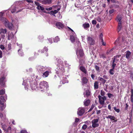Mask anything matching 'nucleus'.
I'll return each instance as SVG.
<instances>
[{"instance_id": "nucleus-16", "label": "nucleus", "mask_w": 133, "mask_h": 133, "mask_svg": "<svg viewBox=\"0 0 133 133\" xmlns=\"http://www.w3.org/2000/svg\"><path fill=\"white\" fill-rule=\"evenodd\" d=\"M90 102V101L89 99H87L84 102V104L85 106H88Z\"/></svg>"}, {"instance_id": "nucleus-2", "label": "nucleus", "mask_w": 133, "mask_h": 133, "mask_svg": "<svg viewBox=\"0 0 133 133\" xmlns=\"http://www.w3.org/2000/svg\"><path fill=\"white\" fill-rule=\"evenodd\" d=\"M39 88L40 89H43V90H41V91H43L45 89H46L48 87V85L47 82L43 81L41 82L39 84Z\"/></svg>"}, {"instance_id": "nucleus-19", "label": "nucleus", "mask_w": 133, "mask_h": 133, "mask_svg": "<svg viewBox=\"0 0 133 133\" xmlns=\"http://www.w3.org/2000/svg\"><path fill=\"white\" fill-rule=\"evenodd\" d=\"M94 88L97 89L98 88V83L97 82H95L94 83Z\"/></svg>"}, {"instance_id": "nucleus-20", "label": "nucleus", "mask_w": 133, "mask_h": 133, "mask_svg": "<svg viewBox=\"0 0 133 133\" xmlns=\"http://www.w3.org/2000/svg\"><path fill=\"white\" fill-rule=\"evenodd\" d=\"M48 50V49L46 47H44L41 51V53H43L45 51L47 52Z\"/></svg>"}, {"instance_id": "nucleus-38", "label": "nucleus", "mask_w": 133, "mask_h": 133, "mask_svg": "<svg viewBox=\"0 0 133 133\" xmlns=\"http://www.w3.org/2000/svg\"><path fill=\"white\" fill-rule=\"evenodd\" d=\"M26 1L30 3H33V1H31V0H26Z\"/></svg>"}, {"instance_id": "nucleus-33", "label": "nucleus", "mask_w": 133, "mask_h": 133, "mask_svg": "<svg viewBox=\"0 0 133 133\" xmlns=\"http://www.w3.org/2000/svg\"><path fill=\"white\" fill-rule=\"evenodd\" d=\"M35 3L37 6L40 5V4L39 3L35 1Z\"/></svg>"}, {"instance_id": "nucleus-43", "label": "nucleus", "mask_w": 133, "mask_h": 133, "mask_svg": "<svg viewBox=\"0 0 133 133\" xmlns=\"http://www.w3.org/2000/svg\"><path fill=\"white\" fill-rule=\"evenodd\" d=\"M99 24H97L96 25V27L97 28H99Z\"/></svg>"}, {"instance_id": "nucleus-18", "label": "nucleus", "mask_w": 133, "mask_h": 133, "mask_svg": "<svg viewBox=\"0 0 133 133\" xmlns=\"http://www.w3.org/2000/svg\"><path fill=\"white\" fill-rule=\"evenodd\" d=\"M70 39L71 41L73 43L75 41V38L74 36L72 35H70Z\"/></svg>"}, {"instance_id": "nucleus-23", "label": "nucleus", "mask_w": 133, "mask_h": 133, "mask_svg": "<svg viewBox=\"0 0 133 133\" xmlns=\"http://www.w3.org/2000/svg\"><path fill=\"white\" fill-rule=\"evenodd\" d=\"M85 93L87 97L89 96L90 95V92L88 90H87L85 91Z\"/></svg>"}, {"instance_id": "nucleus-12", "label": "nucleus", "mask_w": 133, "mask_h": 133, "mask_svg": "<svg viewBox=\"0 0 133 133\" xmlns=\"http://www.w3.org/2000/svg\"><path fill=\"white\" fill-rule=\"evenodd\" d=\"M83 83L86 84L87 83L88 81V79L86 77H84L82 79Z\"/></svg>"}, {"instance_id": "nucleus-48", "label": "nucleus", "mask_w": 133, "mask_h": 133, "mask_svg": "<svg viewBox=\"0 0 133 133\" xmlns=\"http://www.w3.org/2000/svg\"><path fill=\"white\" fill-rule=\"evenodd\" d=\"M92 1V0H90L88 1V2L89 3H91Z\"/></svg>"}, {"instance_id": "nucleus-28", "label": "nucleus", "mask_w": 133, "mask_h": 133, "mask_svg": "<svg viewBox=\"0 0 133 133\" xmlns=\"http://www.w3.org/2000/svg\"><path fill=\"white\" fill-rule=\"evenodd\" d=\"M96 20H93L92 21V23L93 25H96Z\"/></svg>"}, {"instance_id": "nucleus-21", "label": "nucleus", "mask_w": 133, "mask_h": 133, "mask_svg": "<svg viewBox=\"0 0 133 133\" xmlns=\"http://www.w3.org/2000/svg\"><path fill=\"white\" fill-rule=\"evenodd\" d=\"M66 79V77H63V80H62V81H61L60 82L61 83V84L62 83V84H64L65 83H66L67 82V81H66V80H65V81H64V79Z\"/></svg>"}, {"instance_id": "nucleus-49", "label": "nucleus", "mask_w": 133, "mask_h": 133, "mask_svg": "<svg viewBox=\"0 0 133 133\" xmlns=\"http://www.w3.org/2000/svg\"><path fill=\"white\" fill-rule=\"evenodd\" d=\"M3 13H2V12H1L0 13V16H1V17L3 16Z\"/></svg>"}, {"instance_id": "nucleus-59", "label": "nucleus", "mask_w": 133, "mask_h": 133, "mask_svg": "<svg viewBox=\"0 0 133 133\" xmlns=\"http://www.w3.org/2000/svg\"><path fill=\"white\" fill-rule=\"evenodd\" d=\"M46 56H48V54H47L46 53Z\"/></svg>"}, {"instance_id": "nucleus-15", "label": "nucleus", "mask_w": 133, "mask_h": 133, "mask_svg": "<svg viewBox=\"0 0 133 133\" xmlns=\"http://www.w3.org/2000/svg\"><path fill=\"white\" fill-rule=\"evenodd\" d=\"M6 32L7 30L6 29H3L2 28L0 30V34H4L6 33Z\"/></svg>"}, {"instance_id": "nucleus-51", "label": "nucleus", "mask_w": 133, "mask_h": 133, "mask_svg": "<svg viewBox=\"0 0 133 133\" xmlns=\"http://www.w3.org/2000/svg\"><path fill=\"white\" fill-rule=\"evenodd\" d=\"M11 127H9L8 128V130H11Z\"/></svg>"}, {"instance_id": "nucleus-9", "label": "nucleus", "mask_w": 133, "mask_h": 133, "mask_svg": "<svg viewBox=\"0 0 133 133\" xmlns=\"http://www.w3.org/2000/svg\"><path fill=\"white\" fill-rule=\"evenodd\" d=\"M56 25L59 29H62L64 27L63 24L60 22L57 23Z\"/></svg>"}, {"instance_id": "nucleus-56", "label": "nucleus", "mask_w": 133, "mask_h": 133, "mask_svg": "<svg viewBox=\"0 0 133 133\" xmlns=\"http://www.w3.org/2000/svg\"><path fill=\"white\" fill-rule=\"evenodd\" d=\"M97 21H98V22H100V19H97Z\"/></svg>"}, {"instance_id": "nucleus-45", "label": "nucleus", "mask_w": 133, "mask_h": 133, "mask_svg": "<svg viewBox=\"0 0 133 133\" xmlns=\"http://www.w3.org/2000/svg\"><path fill=\"white\" fill-rule=\"evenodd\" d=\"M40 5L37 6L36 8L38 10H39V8H40Z\"/></svg>"}, {"instance_id": "nucleus-55", "label": "nucleus", "mask_w": 133, "mask_h": 133, "mask_svg": "<svg viewBox=\"0 0 133 133\" xmlns=\"http://www.w3.org/2000/svg\"><path fill=\"white\" fill-rule=\"evenodd\" d=\"M21 10H19V11H17V12H17V13H18V12H19L21 11Z\"/></svg>"}, {"instance_id": "nucleus-61", "label": "nucleus", "mask_w": 133, "mask_h": 133, "mask_svg": "<svg viewBox=\"0 0 133 133\" xmlns=\"http://www.w3.org/2000/svg\"><path fill=\"white\" fill-rule=\"evenodd\" d=\"M87 121H86V122H85V123H87Z\"/></svg>"}, {"instance_id": "nucleus-25", "label": "nucleus", "mask_w": 133, "mask_h": 133, "mask_svg": "<svg viewBox=\"0 0 133 133\" xmlns=\"http://www.w3.org/2000/svg\"><path fill=\"white\" fill-rule=\"evenodd\" d=\"M87 126L86 124L84 125L82 127V129L83 130H85L87 128Z\"/></svg>"}, {"instance_id": "nucleus-7", "label": "nucleus", "mask_w": 133, "mask_h": 133, "mask_svg": "<svg viewBox=\"0 0 133 133\" xmlns=\"http://www.w3.org/2000/svg\"><path fill=\"white\" fill-rule=\"evenodd\" d=\"M84 110L83 109L79 108L77 112V114L79 116H82L84 113Z\"/></svg>"}, {"instance_id": "nucleus-46", "label": "nucleus", "mask_w": 133, "mask_h": 133, "mask_svg": "<svg viewBox=\"0 0 133 133\" xmlns=\"http://www.w3.org/2000/svg\"><path fill=\"white\" fill-rule=\"evenodd\" d=\"M68 28L71 31H72L73 32H74V31L72 29H71L70 28V27H68Z\"/></svg>"}, {"instance_id": "nucleus-32", "label": "nucleus", "mask_w": 133, "mask_h": 133, "mask_svg": "<svg viewBox=\"0 0 133 133\" xmlns=\"http://www.w3.org/2000/svg\"><path fill=\"white\" fill-rule=\"evenodd\" d=\"M79 118H76L75 119V122L76 123H77L79 121Z\"/></svg>"}, {"instance_id": "nucleus-42", "label": "nucleus", "mask_w": 133, "mask_h": 133, "mask_svg": "<svg viewBox=\"0 0 133 133\" xmlns=\"http://www.w3.org/2000/svg\"><path fill=\"white\" fill-rule=\"evenodd\" d=\"M3 114L2 113L0 112V117L1 118H2L3 117Z\"/></svg>"}, {"instance_id": "nucleus-58", "label": "nucleus", "mask_w": 133, "mask_h": 133, "mask_svg": "<svg viewBox=\"0 0 133 133\" xmlns=\"http://www.w3.org/2000/svg\"><path fill=\"white\" fill-rule=\"evenodd\" d=\"M14 121H13L12 122V123L14 124H15L14 123Z\"/></svg>"}, {"instance_id": "nucleus-57", "label": "nucleus", "mask_w": 133, "mask_h": 133, "mask_svg": "<svg viewBox=\"0 0 133 133\" xmlns=\"http://www.w3.org/2000/svg\"><path fill=\"white\" fill-rule=\"evenodd\" d=\"M81 133H85V132H84L83 131H82L81 132Z\"/></svg>"}, {"instance_id": "nucleus-29", "label": "nucleus", "mask_w": 133, "mask_h": 133, "mask_svg": "<svg viewBox=\"0 0 133 133\" xmlns=\"http://www.w3.org/2000/svg\"><path fill=\"white\" fill-rule=\"evenodd\" d=\"M16 9L15 8H14L11 10V12L12 13H13L16 11Z\"/></svg>"}, {"instance_id": "nucleus-35", "label": "nucleus", "mask_w": 133, "mask_h": 133, "mask_svg": "<svg viewBox=\"0 0 133 133\" xmlns=\"http://www.w3.org/2000/svg\"><path fill=\"white\" fill-rule=\"evenodd\" d=\"M52 7H50L49 8H46L45 9L47 11H49L52 10Z\"/></svg>"}, {"instance_id": "nucleus-24", "label": "nucleus", "mask_w": 133, "mask_h": 133, "mask_svg": "<svg viewBox=\"0 0 133 133\" xmlns=\"http://www.w3.org/2000/svg\"><path fill=\"white\" fill-rule=\"evenodd\" d=\"M14 37V35L13 34H10V35L8 34V39H10V38H12Z\"/></svg>"}, {"instance_id": "nucleus-34", "label": "nucleus", "mask_w": 133, "mask_h": 133, "mask_svg": "<svg viewBox=\"0 0 133 133\" xmlns=\"http://www.w3.org/2000/svg\"><path fill=\"white\" fill-rule=\"evenodd\" d=\"M96 34L98 35L99 37H100V32L99 31H98V32H97V31H96Z\"/></svg>"}, {"instance_id": "nucleus-5", "label": "nucleus", "mask_w": 133, "mask_h": 133, "mask_svg": "<svg viewBox=\"0 0 133 133\" xmlns=\"http://www.w3.org/2000/svg\"><path fill=\"white\" fill-rule=\"evenodd\" d=\"M98 121V120L97 119H94L92 121V127L93 128H95L99 126V124L97 123Z\"/></svg>"}, {"instance_id": "nucleus-36", "label": "nucleus", "mask_w": 133, "mask_h": 133, "mask_svg": "<svg viewBox=\"0 0 133 133\" xmlns=\"http://www.w3.org/2000/svg\"><path fill=\"white\" fill-rule=\"evenodd\" d=\"M95 68L96 69L97 71L99 69V67L97 65H95Z\"/></svg>"}, {"instance_id": "nucleus-10", "label": "nucleus", "mask_w": 133, "mask_h": 133, "mask_svg": "<svg viewBox=\"0 0 133 133\" xmlns=\"http://www.w3.org/2000/svg\"><path fill=\"white\" fill-rule=\"evenodd\" d=\"M76 54L78 56V54L79 53L80 56L81 57H82L84 55V53L83 52V50H82L80 49L78 51L77 50L76 51Z\"/></svg>"}, {"instance_id": "nucleus-64", "label": "nucleus", "mask_w": 133, "mask_h": 133, "mask_svg": "<svg viewBox=\"0 0 133 133\" xmlns=\"http://www.w3.org/2000/svg\"><path fill=\"white\" fill-rule=\"evenodd\" d=\"M6 99H7V98L6 97Z\"/></svg>"}, {"instance_id": "nucleus-63", "label": "nucleus", "mask_w": 133, "mask_h": 133, "mask_svg": "<svg viewBox=\"0 0 133 133\" xmlns=\"http://www.w3.org/2000/svg\"><path fill=\"white\" fill-rule=\"evenodd\" d=\"M17 45H18V43H17Z\"/></svg>"}, {"instance_id": "nucleus-6", "label": "nucleus", "mask_w": 133, "mask_h": 133, "mask_svg": "<svg viewBox=\"0 0 133 133\" xmlns=\"http://www.w3.org/2000/svg\"><path fill=\"white\" fill-rule=\"evenodd\" d=\"M60 10V8H58L57 10H55L54 11H51L50 12H48L47 13L50 14L51 15H53L55 17H56V15H55V14L57 13L58 11Z\"/></svg>"}, {"instance_id": "nucleus-11", "label": "nucleus", "mask_w": 133, "mask_h": 133, "mask_svg": "<svg viewBox=\"0 0 133 133\" xmlns=\"http://www.w3.org/2000/svg\"><path fill=\"white\" fill-rule=\"evenodd\" d=\"M79 69L81 71L83 72L84 74H87V71L85 68L83 66H81Z\"/></svg>"}, {"instance_id": "nucleus-37", "label": "nucleus", "mask_w": 133, "mask_h": 133, "mask_svg": "<svg viewBox=\"0 0 133 133\" xmlns=\"http://www.w3.org/2000/svg\"><path fill=\"white\" fill-rule=\"evenodd\" d=\"M44 9L43 7H42V6L40 5L39 10H41L43 11L44 10Z\"/></svg>"}, {"instance_id": "nucleus-4", "label": "nucleus", "mask_w": 133, "mask_h": 133, "mask_svg": "<svg viewBox=\"0 0 133 133\" xmlns=\"http://www.w3.org/2000/svg\"><path fill=\"white\" fill-rule=\"evenodd\" d=\"M87 42L90 45H93L95 43V41L92 37H88L87 38Z\"/></svg>"}, {"instance_id": "nucleus-44", "label": "nucleus", "mask_w": 133, "mask_h": 133, "mask_svg": "<svg viewBox=\"0 0 133 133\" xmlns=\"http://www.w3.org/2000/svg\"><path fill=\"white\" fill-rule=\"evenodd\" d=\"M1 37L3 38H4V37H5V36L3 35H1Z\"/></svg>"}, {"instance_id": "nucleus-39", "label": "nucleus", "mask_w": 133, "mask_h": 133, "mask_svg": "<svg viewBox=\"0 0 133 133\" xmlns=\"http://www.w3.org/2000/svg\"><path fill=\"white\" fill-rule=\"evenodd\" d=\"M38 38H39V39H43V36H39L38 37Z\"/></svg>"}, {"instance_id": "nucleus-27", "label": "nucleus", "mask_w": 133, "mask_h": 133, "mask_svg": "<svg viewBox=\"0 0 133 133\" xmlns=\"http://www.w3.org/2000/svg\"><path fill=\"white\" fill-rule=\"evenodd\" d=\"M35 85L33 84H31V87L32 90H34L36 89L35 88Z\"/></svg>"}, {"instance_id": "nucleus-14", "label": "nucleus", "mask_w": 133, "mask_h": 133, "mask_svg": "<svg viewBox=\"0 0 133 133\" xmlns=\"http://www.w3.org/2000/svg\"><path fill=\"white\" fill-rule=\"evenodd\" d=\"M83 26L84 29L89 28L90 27V25L88 23H85L83 24Z\"/></svg>"}, {"instance_id": "nucleus-13", "label": "nucleus", "mask_w": 133, "mask_h": 133, "mask_svg": "<svg viewBox=\"0 0 133 133\" xmlns=\"http://www.w3.org/2000/svg\"><path fill=\"white\" fill-rule=\"evenodd\" d=\"M6 22L7 24L8 27V28L10 29H12V27H13V24L11 23L6 22Z\"/></svg>"}, {"instance_id": "nucleus-30", "label": "nucleus", "mask_w": 133, "mask_h": 133, "mask_svg": "<svg viewBox=\"0 0 133 133\" xmlns=\"http://www.w3.org/2000/svg\"><path fill=\"white\" fill-rule=\"evenodd\" d=\"M21 133H28L26 130H22L21 131Z\"/></svg>"}, {"instance_id": "nucleus-8", "label": "nucleus", "mask_w": 133, "mask_h": 133, "mask_svg": "<svg viewBox=\"0 0 133 133\" xmlns=\"http://www.w3.org/2000/svg\"><path fill=\"white\" fill-rule=\"evenodd\" d=\"M52 0H43L41 3L44 4H50L52 2Z\"/></svg>"}, {"instance_id": "nucleus-31", "label": "nucleus", "mask_w": 133, "mask_h": 133, "mask_svg": "<svg viewBox=\"0 0 133 133\" xmlns=\"http://www.w3.org/2000/svg\"><path fill=\"white\" fill-rule=\"evenodd\" d=\"M0 48L2 50H4L5 49V47L3 45H1L0 46Z\"/></svg>"}, {"instance_id": "nucleus-1", "label": "nucleus", "mask_w": 133, "mask_h": 133, "mask_svg": "<svg viewBox=\"0 0 133 133\" xmlns=\"http://www.w3.org/2000/svg\"><path fill=\"white\" fill-rule=\"evenodd\" d=\"M5 91L3 89H2L0 90V95H2L4 94ZM6 101V98H4V97L2 96H0V104L2 105L1 106V108L2 110H3L4 107V103Z\"/></svg>"}, {"instance_id": "nucleus-17", "label": "nucleus", "mask_w": 133, "mask_h": 133, "mask_svg": "<svg viewBox=\"0 0 133 133\" xmlns=\"http://www.w3.org/2000/svg\"><path fill=\"white\" fill-rule=\"evenodd\" d=\"M49 72L47 71H46L44 72L43 74V75L44 77H47L49 74Z\"/></svg>"}, {"instance_id": "nucleus-50", "label": "nucleus", "mask_w": 133, "mask_h": 133, "mask_svg": "<svg viewBox=\"0 0 133 133\" xmlns=\"http://www.w3.org/2000/svg\"><path fill=\"white\" fill-rule=\"evenodd\" d=\"M91 128V126L90 125V126L88 128V129H90V128Z\"/></svg>"}, {"instance_id": "nucleus-40", "label": "nucleus", "mask_w": 133, "mask_h": 133, "mask_svg": "<svg viewBox=\"0 0 133 133\" xmlns=\"http://www.w3.org/2000/svg\"><path fill=\"white\" fill-rule=\"evenodd\" d=\"M2 52L1 50H0V58H1L2 57Z\"/></svg>"}, {"instance_id": "nucleus-41", "label": "nucleus", "mask_w": 133, "mask_h": 133, "mask_svg": "<svg viewBox=\"0 0 133 133\" xmlns=\"http://www.w3.org/2000/svg\"><path fill=\"white\" fill-rule=\"evenodd\" d=\"M91 77L92 78L94 79V78H95V76L93 74H92L91 75Z\"/></svg>"}, {"instance_id": "nucleus-54", "label": "nucleus", "mask_w": 133, "mask_h": 133, "mask_svg": "<svg viewBox=\"0 0 133 133\" xmlns=\"http://www.w3.org/2000/svg\"><path fill=\"white\" fill-rule=\"evenodd\" d=\"M57 5H54L53 6V7H57Z\"/></svg>"}, {"instance_id": "nucleus-60", "label": "nucleus", "mask_w": 133, "mask_h": 133, "mask_svg": "<svg viewBox=\"0 0 133 133\" xmlns=\"http://www.w3.org/2000/svg\"><path fill=\"white\" fill-rule=\"evenodd\" d=\"M20 49H19L18 50V52H19V51H20Z\"/></svg>"}, {"instance_id": "nucleus-26", "label": "nucleus", "mask_w": 133, "mask_h": 133, "mask_svg": "<svg viewBox=\"0 0 133 133\" xmlns=\"http://www.w3.org/2000/svg\"><path fill=\"white\" fill-rule=\"evenodd\" d=\"M94 105H93V104L91 106L90 108V109L88 111V112H90L91 111V110L93 109L94 108Z\"/></svg>"}, {"instance_id": "nucleus-62", "label": "nucleus", "mask_w": 133, "mask_h": 133, "mask_svg": "<svg viewBox=\"0 0 133 133\" xmlns=\"http://www.w3.org/2000/svg\"><path fill=\"white\" fill-rule=\"evenodd\" d=\"M1 38H0V41H1Z\"/></svg>"}, {"instance_id": "nucleus-22", "label": "nucleus", "mask_w": 133, "mask_h": 133, "mask_svg": "<svg viewBox=\"0 0 133 133\" xmlns=\"http://www.w3.org/2000/svg\"><path fill=\"white\" fill-rule=\"evenodd\" d=\"M59 38L58 36H57L55 37L54 39V41L55 42H57L58 41H59Z\"/></svg>"}, {"instance_id": "nucleus-52", "label": "nucleus", "mask_w": 133, "mask_h": 133, "mask_svg": "<svg viewBox=\"0 0 133 133\" xmlns=\"http://www.w3.org/2000/svg\"><path fill=\"white\" fill-rule=\"evenodd\" d=\"M97 114H99L100 113V110H99L98 111H97Z\"/></svg>"}, {"instance_id": "nucleus-3", "label": "nucleus", "mask_w": 133, "mask_h": 133, "mask_svg": "<svg viewBox=\"0 0 133 133\" xmlns=\"http://www.w3.org/2000/svg\"><path fill=\"white\" fill-rule=\"evenodd\" d=\"M5 78L4 76H2L0 78V85L3 87H6L5 84Z\"/></svg>"}, {"instance_id": "nucleus-53", "label": "nucleus", "mask_w": 133, "mask_h": 133, "mask_svg": "<svg viewBox=\"0 0 133 133\" xmlns=\"http://www.w3.org/2000/svg\"><path fill=\"white\" fill-rule=\"evenodd\" d=\"M57 5H54L53 6V7H57Z\"/></svg>"}, {"instance_id": "nucleus-47", "label": "nucleus", "mask_w": 133, "mask_h": 133, "mask_svg": "<svg viewBox=\"0 0 133 133\" xmlns=\"http://www.w3.org/2000/svg\"><path fill=\"white\" fill-rule=\"evenodd\" d=\"M100 95H98V99H99L98 102L99 103H100Z\"/></svg>"}]
</instances>
